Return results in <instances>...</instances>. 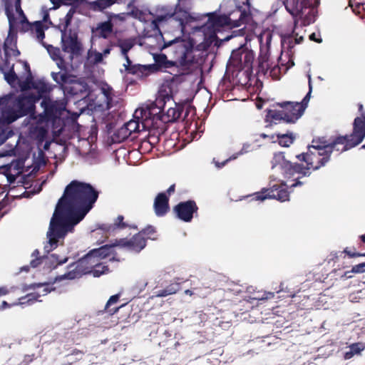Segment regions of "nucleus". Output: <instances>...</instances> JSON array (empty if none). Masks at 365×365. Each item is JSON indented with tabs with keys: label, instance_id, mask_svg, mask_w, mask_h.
Instances as JSON below:
<instances>
[{
	"label": "nucleus",
	"instance_id": "f257e3e1",
	"mask_svg": "<svg viewBox=\"0 0 365 365\" xmlns=\"http://www.w3.org/2000/svg\"><path fill=\"white\" fill-rule=\"evenodd\" d=\"M98 192L89 183L72 180L59 199L48 232L51 250L80 222L93 207Z\"/></svg>",
	"mask_w": 365,
	"mask_h": 365
},
{
	"label": "nucleus",
	"instance_id": "f03ea898",
	"mask_svg": "<svg viewBox=\"0 0 365 365\" xmlns=\"http://www.w3.org/2000/svg\"><path fill=\"white\" fill-rule=\"evenodd\" d=\"M339 144H342V135H340L334 139L327 140L325 137L313 139L312 145L308 146L307 152L297 155V159L304 162L306 165L293 163L285 159L284 153H276L271 160L272 169L279 170L285 178H293L297 174L298 176L291 187L302 185L304 182L299 179L309 176L311 170H317L324 166L329 160L330 155L335 146Z\"/></svg>",
	"mask_w": 365,
	"mask_h": 365
},
{
	"label": "nucleus",
	"instance_id": "7ed1b4c3",
	"mask_svg": "<svg viewBox=\"0 0 365 365\" xmlns=\"http://www.w3.org/2000/svg\"><path fill=\"white\" fill-rule=\"evenodd\" d=\"M309 92L300 103L293 101L277 103V106H279L282 110H269L267 113L268 116L272 120H283L287 123H295L303 115L310 99L312 89L310 76L309 77Z\"/></svg>",
	"mask_w": 365,
	"mask_h": 365
},
{
	"label": "nucleus",
	"instance_id": "20e7f679",
	"mask_svg": "<svg viewBox=\"0 0 365 365\" xmlns=\"http://www.w3.org/2000/svg\"><path fill=\"white\" fill-rule=\"evenodd\" d=\"M65 3L66 5H70L72 7L68 10L63 19H60V22L56 26L58 29L61 33V42L62 49L64 52L69 53L71 55H80L82 51V44L78 40L76 34L66 35V31L68 26L71 24L74 14L76 13V8L83 0H68Z\"/></svg>",
	"mask_w": 365,
	"mask_h": 365
},
{
	"label": "nucleus",
	"instance_id": "39448f33",
	"mask_svg": "<svg viewBox=\"0 0 365 365\" xmlns=\"http://www.w3.org/2000/svg\"><path fill=\"white\" fill-rule=\"evenodd\" d=\"M168 47L170 48L175 60L169 61L167 58L163 68H178V66H186L193 63L194 44L192 41L176 38L174 41H165L163 48Z\"/></svg>",
	"mask_w": 365,
	"mask_h": 365
},
{
	"label": "nucleus",
	"instance_id": "423d86ee",
	"mask_svg": "<svg viewBox=\"0 0 365 365\" xmlns=\"http://www.w3.org/2000/svg\"><path fill=\"white\" fill-rule=\"evenodd\" d=\"M192 9V4L188 6H183L177 4L174 9L163 8L165 11L164 14L158 15L151 23V26L153 30L158 31L161 34L159 24L163 21H166L169 19H173L177 21L181 30H184L186 25L197 21L200 17L195 14H191L190 11Z\"/></svg>",
	"mask_w": 365,
	"mask_h": 365
},
{
	"label": "nucleus",
	"instance_id": "0eeeda50",
	"mask_svg": "<svg viewBox=\"0 0 365 365\" xmlns=\"http://www.w3.org/2000/svg\"><path fill=\"white\" fill-rule=\"evenodd\" d=\"M172 99L173 96L170 94H168L165 91H160L154 102L150 103L145 108L136 109L133 116L135 118H141L143 129H145L149 126L150 121H151V124L155 120H159L161 121L162 111L166 103Z\"/></svg>",
	"mask_w": 365,
	"mask_h": 365
},
{
	"label": "nucleus",
	"instance_id": "6e6552de",
	"mask_svg": "<svg viewBox=\"0 0 365 365\" xmlns=\"http://www.w3.org/2000/svg\"><path fill=\"white\" fill-rule=\"evenodd\" d=\"M36 98L34 95H19L3 111V117L8 123L34 112Z\"/></svg>",
	"mask_w": 365,
	"mask_h": 365
},
{
	"label": "nucleus",
	"instance_id": "1a4fd4ad",
	"mask_svg": "<svg viewBox=\"0 0 365 365\" xmlns=\"http://www.w3.org/2000/svg\"><path fill=\"white\" fill-rule=\"evenodd\" d=\"M51 77L67 96H82L87 91L88 84L68 72H52Z\"/></svg>",
	"mask_w": 365,
	"mask_h": 365
},
{
	"label": "nucleus",
	"instance_id": "9d476101",
	"mask_svg": "<svg viewBox=\"0 0 365 365\" xmlns=\"http://www.w3.org/2000/svg\"><path fill=\"white\" fill-rule=\"evenodd\" d=\"M287 11L293 16L294 20L299 18L302 20L303 26L309 25L315 21L317 11L310 6L309 0H284L283 1Z\"/></svg>",
	"mask_w": 365,
	"mask_h": 365
},
{
	"label": "nucleus",
	"instance_id": "9b49d317",
	"mask_svg": "<svg viewBox=\"0 0 365 365\" xmlns=\"http://www.w3.org/2000/svg\"><path fill=\"white\" fill-rule=\"evenodd\" d=\"M98 264L96 257L91 253V250L76 262L70 264L68 266V271L64 274L56 277L55 282L66 279H74L81 277L83 274L91 273V271Z\"/></svg>",
	"mask_w": 365,
	"mask_h": 365
},
{
	"label": "nucleus",
	"instance_id": "f8f14e48",
	"mask_svg": "<svg viewBox=\"0 0 365 365\" xmlns=\"http://www.w3.org/2000/svg\"><path fill=\"white\" fill-rule=\"evenodd\" d=\"M365 138V115L355 118L352 133L344 135V151L359 145Z\"/></svg>",
	"mask_w": 365,
	"mask_h": 365
},
{
	"label": "nucleus",
	"instance_id": "ddd939ff",
	"mask_svg": "<svg viewBox=\"0 0 365 365\" xmlns=\"http://www.w3.org/2000/svg\"><path fill=\"white\" fill-rule=\"evenodd\" d=\"M208 20L207 23L202 26L203 32L205 35L208 34L209 46L213 41H215L217 36L216 32L220 31L221 28L225 26H230L231 19L226 15H217L214 13L209 14Z\"/></svg>",
	"mask_w": 365,
	"mask_h": 365
},
{
	"label": "nucleus",
	"instance_id": "4468645a",
	"mask_svg": "<svg viewBox=\"0 0 365 365\" xmlns=\"http://www.w3.org/2000/svg\"><path fill=\"white\" fill-rule=\"evenodd\" d=\"M252 200L263 201L266 199H276L281 202L289 200V194L285 184L274 185L270 188H262L255 192Z\"/></svg>",
	"mask_w": 365,
	"mask_h": 365
},
{
	"label": "nucleus",
	"instance_id": "2eb2a0df",
	"mask_svg": "<svg viewBox=\"0 0 365 365\" xmlns=\"http://www.w3.org/2000/svg\"><path fill=\"white\" fill-rule=\"evenodd\" d=\"M197 210L198 207L195 201L192 200L180 202L173 207V212L177 217L186 222L192 221L194 214H197Z\"/></svg>",
	"mask_w": 365,
	"mask_h": 365
},
{
	"label": "nucleus",
	"instance_id": "dca6fc26",
	"mask_svg": "<svg viewBox=\"0 0 365 365\" xmlns=\"http://www.w3.org/2000/svg\"><path fill=\"white\" fill-rule=\"evenodd\" d=\"M146 243L147 238L142 237L141 234L138 232L129 240L127 238L115 240V245H118V247L127 248L128 250L136 253L143 250L146 246Z\"/></svg>",
	"mask_w": 365,
	"mask_h": 365
},
{
	"label": "nucleus",
	"instance_id": "f3484780",
	"mask_svg": "<svg viewBox=\"0 0 365 365\" xmlns=\"http://www.w3.org/2000/svg\"><path fill=\"white\" fill-rule=\"evenodd\" d=\"M299 28L298 20L295 19L292 32L282 36V46L290 53L292 52V50L295 45L299 44L304 41V36L298 31Z\"/></svg>",
	"mask_w": 365,
	"mask_h": 365
},
{
	"label": "nucleus",
	"instance_id": "a211bd4d",
	"mask_svg": "<svg viewBox=\"0 0 365 365\" xmlns=\"http://www.w3.org/2000/svg\"><path fill=\"white\" fill-rule=\"evenodd\" d=\"M68 261V257L60 259L59 256L56 254H51L46 257H35L30 262V266L33 268L37 267L39 264H43L44 267L52 269L56 268L59 265L65 264Z\"/></svg>",
	"mask_w": 365,
	"mask_h": 365
},
{
	"label": "nucleus",
	"instance_id": "6ab92c4d",
	"mask_svg": "<svg viewBox=\"0 0 365 365\" xmlns=\"http://www.w3.org/2000/svg\"><path fill=\"white\" fill-rule=\"evenodd\" d=\"M118 245H115V242L110 245H106L101 246L98 249L91 250V253H93L97 258L98 262H101V259H106L107 257L109 258V261H116L120 262L121 259L118 257L116 252L115 251V247Z\"/></svg>",
	"mask_w": 365,
	"mask_h": 365
},
{
	"label": "nucleus",
	"instance_id": "aec40b11",
	"mask_svg": "<svg viewBox=\"0 0 365 365\" xmlns=\"http://www.w3.org/2000/svg\"><path fill=\"white\" fill-rule=\"evenodd\" d=\"M128 227L137 228V227L129 226L127 222H124V217L120 215L114 220L113 224H102L98 226V229L102 230L106 237L108 238L109 236L115 235L117 230H124Z\"/></svg>",
	"mask_w": 365,
	"mask_h": 365
},
{
	"label": "nucleus",
	"instance_id": "412c9836",
	"mask_svg": "<svg viewBox=\"0 0 365 365\" xmlns=\"http://www.w3.org/2000/svg\"><path fill=\"white\" fill-rule=\"evenodd\" d=\"M43 287L42 290V294H41L39 292H34L26 294L24 297H22L19 299L21 304H32L35 302L38 301V298L41 295H46L48 293L51 292L52 290L55 289L53 287V284L50 283H43V284H34L32 285L33 288H40Z\"/></svg>",
	"mask_w": 365,
	"mask_h": 365
},
{
	"label": "nucleus",
	"instance_id": "4be33fe9",
	"mask_svg": "<svg viewBox=\"0 0 365 365\" xmlns=\"http://www.w3.org/2000/svg\"><path fill=\"white\" fill-rule=\"evenodd\" d=\"M170 199L166 193L159 192L155 197L153 202V210L158 217H164L170 211Z\"/></svg>",
	"mask_w": 365,
	"mask_h": 365
},
{
	"label": "nucleus",
	"instance_id": "5701e85b",
	"mask_svg": "<svg viewBox=\"0 0 365 365\" xmlns=\"http://www.w3.org/2000/svg\"><path fill=\"white\" fill-rule=\"evenodd\" d=\"M113 31V24L110 19L101 22L95 28H92L93 35L98 38H108Z\"/></svg>",
	"mask_w": 365,
	"mask_h": 365
},
{
	"label": "nucleus",
	"instance_id": "b1692460",
	"mask_svg": "<svg viewBox=\"0 0 365 365\" xmlns=\"http://www.w3.org/2000/svg\"><path fill=\"white\" fill-rule=\"evenodd\" d=\"M175 107H170L168 109L166 113L163 114L161 121L164 123H173L180 118L183 106L180 104L174 103Z\"/></svg>",
	"mask_w": 365,
	"mask_h": 365
},
{
	"label": "nucleus",
	"instance_id": "393cba45",
	"mask_svg": "<svg viewBox=\"0 0 365 365\" xmlns=\"http://www.w3.org/2000/svg\"><path fill=\"white\" fill-rule=\"evenodd\" d=\"M26 26L27 28L26 31L30 29L32 33L36 34L37 40L41 43V45H43V43H45L43 41V38H45L44 31L48 29V26L44 25L41 21H36L32 24L30 23V25L26 24Z\"/></svg>",
	"mask_w": 365,
	"mask_h": 365
},
{
	"label": "nucleus",
	"instance_id": "a878e982",
	"mask_svg": "<svg viewBox=\"0 0 365 365\" xmlns=\"http://www.w3.org/2000/svg\"><path fill=\"white\" fill-rule=\"evenodd\" d=\"M155 71L154 65H140L135 64L128 68V74L136 76L138 78H143L148 76L150 73Z\"/></svg>",
	"mask_w": 365,
	"mask_h": 365
},
{
	"label": "nucleus",
	"instance_id": "bb28decb",
	"mask_svg": "<svg viewBox=\"0 0 365 365\" xmlns=\"http://www.w3.org/2000/svg\"><path fill=\"white\" fill-rule=\"evenodd\" d=\"M242 63H239L236 70H245L246 72L251 71L252 68V63L255 58V56L252 51L246 48L245 51L244 52V54H242Z\"/></svg>",
	"mask_w": 365,
	"mask_h": 365
},
{
	"label": "nucleus",
	"instance_id": "cd10ccee",
	"mask_svg": "<svg viewBox=\"0 0 365 365\" xmlns=\"http://www.w3.org/2000/svg\"><path fill=\"white\" fill-rule=\"evenodd\" d=\"M257 74L266 76L270 68L269 56L267 53H260L258 57Z\"/></svg>",
	"mask_w": 365,
	"mask_h": 365
},
{
	"label": "nucleus",
	"instance_id": "c85d7f7f",
	"mask_svg": "<svg viewBox=\"0 0 365 365\" xmlns=\"http://www.w3.org/2000/svg\"><path fill=\"white\" fill-rule=\"evenodd\" d=\"M119 0H96L88 3L89 9L93 11H103L113 4L118 3Z\"/></svg>",
	"mask_w": 365,
	"mask_h": 365
},
{
	"label": "nucleus",
	"instance_id": "c756f323",
	"mask_svg": "<svg viewBox=\"0 0 365 365\" xmlns=\"http://www.w3.org/2000/svg\"><path fill=\"white\" fill-rule=\"evenodd\" d=\"M349 350L344 352V359H350L354 356H359L362 351L365 349V344L357 342L350 344L348 347Z\"/></svg>",
	"mask_w": 365,
	"mask_h": 365
},
{
	"label": "nucleus",
	"instance_id": "7c9ffc66",
	"mask_svg": "<svg viewBox=\"0 0 365 365\" xmlns=\"http://www.w3.org/2000/svg\"><path fill=\"white\" fill-rule=\"evenodd\" d=\"M130 136V133L123 124L120 128L114 131L111 136V139L113 143H120L127 140Z\"/></svg>",
	"mask_w": 365,
	"mask_h": 365
},
{
	"label": "nucleus",
	"instance_id": "2f4dec72",
	"mask_svg": "<svg viewBox=\"0 0 365 365\" xmlns=\"http://www.w3.org/2000/svg\"><path fill=\"white\" fill-rule=\"evenodd\" d=\"M246 48L240 47L237 49L233 50L230 58L229 59V63L231 66L237 69L239 63H242V54H244V52L245 51Z\"/></svg>",
	"mask_w": 365,
	"mask_h": 365
},
{
	"label": "nucleus",
	"instance_id": "473e14b6",
	"mask_svg": "<svg viewBox=\"0 0 365 365\" xmlns=\"http://www.w3.org/2000/svg\"><path fill=\"white\" fill-rule=\"evenodd\" d=\"M278 143L282 147H289L292 145L295 139V136L293 133H277L276 134Z\"/></svg>",
	"mask_w": 365,
	"mask_h": 365
},
{
	"label": "nucleus",
	"instance_id": "72a5a7b5",
	"mask_svg": "<svg viewBox=\"0 0 365 365\" xmlns=\"http://www.w3.org/2000/svg\"><path fill=\"white\" fill-rule=\"evenodd\" d=\"M119 298V294H115L111 296L108 300L105 306V310L109 315H113L120 308V307H111L113 304H116L118 302Z\"/></svg>",
	"mask_w": 365,
	"mask_h": 365
},
{
	"label": "nucleus",
	"instance_id": "f704fd0d",
	"mask_svg": "<svg viewBox=\"0 0 365 365\" xmlns=\"http://www.w3.org/2000/svg\"><path fill=\"white\" fill-rule=\"evenodd\" d=\"M141 123V118H135L129 120L124 123L128 133L131 135L133 133H138L140 131V124Z\"/></svg>",
	"mask_w": 365,
	"mask_h": 365
},
{
	"label": "nucleus",
	"instance_id": "c9c22d12",
	"mask_svg": "<svg viewBox=\"0 0 365 365\" xmlns=\"http://www.w3.org/2000/svg\"><path fill=\"white\" fill-rule=\"evenodd\" d=\"M138 233L141 234L142 237H145V238H147V240L148 239L152 240L156 239V229L152 225H148L145 228L143 229Z\"/></svg>",
	"mask_w": 365,
	"mask_h": 365
},
{
	"label": "nucleus",
	"instance_id": "e433bc0d",
	"mask_svg": "<svg viewBox=\"0 0 365 365\" xmlns=\"http://www.w3.org/2000/svg\"><path fill=\"white\" fill-rule=\"evenodd\" d=\"M4 73L5 80L11 86H14L19 80L18 76L14 71V65L8 72H4Z\"/></svg>",
	"mask_w": 365,
	"mask_h": 365
},
{
	"label": "nucleus",
	"instance_id": "4c0bfd02",
	"mask_svg": "<svg viewBox=\"0 0 365 365\" xmlns=\"http://www.w3.org/2000/svg\"><path fill=\"white\" fill-rule=\"evenodd\" d=\"M108 266L98 262V265L95 266L93 271H91V274L93 275V277H98L102 274L108 273Z\"/></svg>",
	"mask_w": 365,
	"mask_h": 365
},
{
	"label": "nucleus",
	"instance_id": "58836bf2",
	"mask_svg": "<svg viewBox=\"0 0 365 365\" xmlns=\"http://www.w3.org/2000/svg\"><path fill=\"white\" fill-rule=\"evenodd\" d=\"M42 46L47 49L53 60L56 61L57 58H60V57H61V51L58 48L54 47L51 45H48L46 43H43Z\"/></svg>",
	"mask_w": 365,
	"mask_h": 365
},
{
	"label": "nucleus",
	"instance_id": "ea45409f",
	"mask_svg": "<svg viewBox=\"0 0 365 365\" xmlns=\"http://www.w3.org/2000/svg\"><path fill=\"white\" fill-rule=\"evenodd\" d=\"M5 13L8 18V20H9V28H10V29H12L16 23V18L13 13V6L9 5V4H6V9H5Z\"/></svg>",
	"mask_w": 365,
	"mask_h": 365
},
{
	"label": "nucleus",
	"instance_id": "a19ab883",
	"mask_svg": "<svg viewBox=\"0 0 365 365\" xmlns=\"http://www.w3.org/2000/svg\"><path fill=\"white\" fill-rule=\"evenodd\" d=\"M350 272L352 273H363L365 272V262L359 263L354 267H352L351 271H345L344 272V277L349 278L351 275H349Z\"/></svg>",
	"mask_w": 365,
	"mask_h": 365
},
{
	"label": "nucleus",
	"instance_id": "79ce46f5",
	"mask_svg": "<svg viewBox=\"0 0 365 365\" xmlns=\"http://www.w3.org/2000/svg\"><path fill=\"white\" fill-rule=\"evenodd\" d=\"M14 6L16 13L22 18L21 24H26L30 25L26 16H25L24 11L21 7V0H15Z\"/></svg>",
	"mask_w": 365,
	"mask_h": 365
},
{
	"label": "nucleus",
	"instance_id": "37998d69",
	"mask_svg": "<svg viewBox=\"0 0 365 365\" xmlns=\"http://www.w3.org/2000/svg\"><path fill=\"white\" fill-rule=\"evenodd\" d=\"M120 49L123 56H128V52L133 46V43L130 40H125L123 42H120L118 45Z\"/></svg>",
	"mask_w": 365,
	"mask_h": 365
},
{
	"label": "nucleus",
	"instance_id": "c03bdc74",
	"mask_svg": "<svg viewBox=\"0 0 365 365\" xmlns=\"http://www.w3.org/2000/svg\"><path fill=\"white\" fill-rule=\"evenodd\" d=\"M250 13L246 11L245 10L240 11V14L239 19L236 21L235 24V26H240L242 24H247L250 19Z\"/></svg>",
	"mask_w": 365,
	"mask_h": 365
},
{
	"label": "nucleus",
	"instance_id": "a18cd8bd",
	"mask_svg": "<svg viewBox=\"0 0 365 365\" xmlns=\"http://www.w3.org/2000/svg\"><path fill=\"white\" fill-rule=\"evenodd\" d=\"M167 59V56L163 53L156 54L154 56V61L155 64H154L155 67L158 66L160 68H163L165 61Z\"/></svg>",
	"mask_w": 365,
	"mask_h": 365
},
{
	"label": "nucleus",
	"instance_id": "49530a36",
	"mask_svg": "<svg viewBox=\"0 0 365 365\" xmlns=\"http://www.w3.org/2000/svg\"><path fill=\"white\" fill-rule=\"evenodd\" d=\"M344 253H345L349 257H365V252L361 253L356 252V248L354 247H346L344 249Z\"/></svg>",
	"mask_w": 365,
	"mask_h": 365
},
{
	"label": "nucleus",
	"instance_id": "de8ad7c7",
	"mask_svg": "<svg viewBox=\"0 0 365 365\" xmlns=\"http://www.w3.org/2000/svg\"><path fill=\"white\" fill-rule=\"evenodd\" d=\"M268 73L274 80H278L280 78V68L278 66H270Z\"/></svg>",
	"mask_w": 365,
	"mask_h": 365
},
{
	"label": "nucleus",
	"instance_id": "09e8293b",
	"mask_svg": "<svg viewBox=\"0 0 365 365\" xmlns=\"http://www.w3.org/2000/svg\"><path fill=\"white\" fill-rule=\"evenodd\" d=\"M12 135L13 131L11 130L0 129V144L4 143Z\"/></svg>",
	"mask_w": 365,
	"mask_h": 365
},
{
	"label": "nucleus",
	"instance_id": "8fccbe9b",
	"mask_svg": "<svg viewBox=\"0 0 365 365\" xmlns=\"http://www.w3.org/2000/svg\"><path fill=\"white\" fill-rule=\"evenodd\" d=\"M75 356L76 359L74 361H80L83 359V356H84V352L81 350L75 349H73L71 354H68L67 356Z\"/></svg>",
	"mask_w": 365,
	"mask_h": 365
},
{
	"label": "nucleus",
	"instance_id": "3c124183",
	"mask_svg": "<svg viewBox=\"0 0 365 365\" xmlns=\"http://www.w3.org/2000/svg\"><path fill=\"white\" fill-rule=\"evenodd\" d=\"M309 38L312 41H314L316 43H320L322 42V38L321 37V34L319 32L318 33H312L309 35Z\"/></svg>",
	"mask_w": 365,
	"mask_h": 365
},
{
	"label": "nucleus",
	"instance_id": "603ef678",
	"mask_svg": "<svg viewBox=\"0 0 365 365\" xmlns=\"http://www.w3.org/2000/svg\"><path fill=\"white\" fill-rule=\"evenodd\" d=\"M165 289L167 290L168 295L175 294L178 290V284H170Z\"/></svg>",
	"mask_w": 365,
	"mask_h": 365
},
{
	"label": "nucleus",
	"instance_id": "864d4df0",
	"mask_svg": "<svg viewBox=\"0 0 365 365\" xmlns=\"http://www.w3.org/2000/svg\"><path fill=\"white\" fill-rule=\"evenodd\" d=\"M103 56L102 53L100 52H95L93 55V63L98 64L103 61Z\"/></svg>",
	"mask_w": 365,
	"mask_h": 365
},
{
	"label": "nucleus",
	"instance_id": "5fc2aeb1",
	"mask_svg": "<svg viewBox=\"0 0 365 365\" xmlns=\"http://www.w3.org/2000/svg\"><path fill=\"white\" fill-rule=\"evenodd\" d=\"M57 66L63 72H67V68L64 59L62 57L57 58Z\"/></svg>",
	"mask_w": 365,
	"mask_h": 365
},
{
	"label": "nucleus",
	"instance_id": "6e6d98bb",
	"mask_svg": "<svg viewBox=\"0 0 365 365\" xmlns=\"http://www.w3.org/2000/svg\"><path fill=\"white\" fill-rule=\"evenodd\" d=\"M34 359V354L32 355H25L24 359L22 361L23 365H28L29 363L33 361Z\"/></svg>",
	"mask_w": 365,
	"mask_h": 365
},
{
	"label": "nucleus",
	"instance_id": "4d7b16f0",
	"mask_svg": "<svg viewBox=\"0 0 365 365\" xmlns=\"http://www.w3.org/2000/svg\"><path fill=\"white\" fill-rule=\"evenodd\" d=\"M175 192V184L171 185L165 192H161L160 193H166V195L170 197Z\"/></svg>",
	"mask_w": 365,
	"mask_h": 365
},
{
	"label": "nucleus",
	"instance_id": "13d9d810",
	"mask_svg": "<svg viewBox=\"0 0 365 365\" xmlns=\"http://www.w3.org/2000/svg\"><path fill=\"white\" fill-rule=\"evenodd\" d=\"M126 61V63L124 64L125 70L128 73V68H130L131 66H133L135 64H133L131 60L130 59L128 56H124Z\"/></svg>",
	"mask_w": 365,
	"mask_h": 365
},
{
	"label": "nucleus",
	"instance_id": "bf43d9fd",
	"mask_svg": "<svg viewBox=\"0 0 365 365\" xmlns=\"http://www.w3.org/2000/svg\"><path fill=\"white\" fill-rule=\"evenodd\" d=\"M43 23H48V25L53 26L52 21L49 19V14L47 11H44L43 20L41 21Z\"/></svg>",
	"mask_w": 365,
	"mask_h": 365
},
{
	"label": "nucleus",
	"instance_id": "052dcab7",
	"mask_svg": "<svg viewBox=\"0 0 365 365\" xmlns=\"http://www.w3.org/2000/svg\"><path fill=\"white\" fill-rule=\"evenodd\" d=\"M155 296L158 297H163L168 296V294L167 292V290L163 289H160V290L156 292Z\"/></svg>",
	"mask_w": 365,
	"mask_h": 365
},
{
	"label": "nucleus",
	"instance_id": "680f3d73",
	"mask_svg": "<svg viewBox=\"0 0 365 365\" xmlns=\"http://www.w3.org/2000/svg\"><path fill=\"white\" fill-rule=\"evenodd\" d=\"M6 178L9 183H13L16 180V176L11 173L6 174Z\"/></svg>",
	"mask_w": 365,
	"mask_h": 365
},
{
	"label": "nucleus",
	"instance_id": "e2e57ef3",
	"mask_svg": "<svg viewBox=\"0 0 365 365\" xmlns=\"http://www.w3.org/2000/svg\"><path fill=\"white\" fill-rule=\"evenodd\" d=\"M178 4H181V5H183V6H188L189 4H192L191 1L190 0H178Z\"/></svg>",
	"mask_w": 365,
	"mask_h": 365
},
{
	"label": "nucleus",
	"instance_id": "0e129e2a",
	"mask_svg": "<svg viewBox=\"0 0 365 365\" xmlns=\"http://www.w3.org/2000/svg\"><path fill=\"white\" fill-rule=\"evenodd\" d=\"M9 293V291L6 287H0V297L3 295H6Z\"/></svg>",
	"mask_w": 365,
	"mask_h": 365
},
{
	"label": "nucleus",
	"instance_id": "69168bd1",
	"mask_svg": "<svg viewBox=\"0 0 365 365\" xmlns=\"http://www.w3.org/2000/svg\"><path fill=\"white\" fill-rule=\"evenodd\" d=\"M51 3L54 5V8H58L61 5V0H50Z\"/></svg>",
	"mask_w": 365,
	"mask_h": 365
},
{
	"label": "nucleus",
	"instance_id": "338daca9",
	"mask_svg": "<svg viewBox=\"0 0 365 365\" xmlns=\"http://www.w3.org/2000/svg\"><path fill=\"white\" fill-rule=\"evenodd\" d=\"M12 150H6L3 153H0V157H4V156H6V155H10V153H11Z\"/></svg>",
	"mask_w": 365,
	"mask_h": 365
},
{
	"label": "nucleus",
	"instance_id": "774afa93",
	"mask_svg": "<svg viewBox=\"0 0 365 365\" xmlns=\"http://www.w3.org/2000/svg\"><path fill=\"white\" fill-rule=\"evenodd\" d=\"M110 51H111V48H105V49L103 50V53H103V55L106 56V55L109 54V53H110Z\"/></svg>",
	"mask_w": 365,
	"mask_h": 365
}]
</instances>
